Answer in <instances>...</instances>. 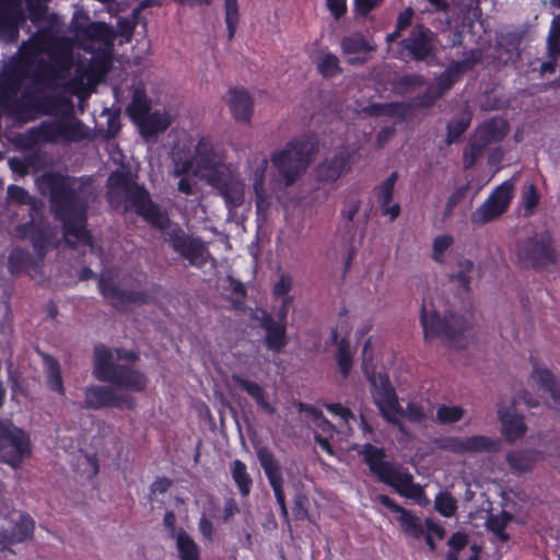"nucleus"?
Segmentation results:
<instances>
[{"instance_id":"1","label":"nucleus","mask_w":560,"mask_h":560,"mask_svg":"<svg viewBox=\"0 0 560 560\" xmlns=\"http://www.w3.org/2000/svg\"><path fill=\"white\" fill-rule=\"evenodd\" d=\"M114 27L102 21H92L79 11L72 14V48L83 50L90 58L77 63L72 77V96L83 97L94 92L105 81L113 68L115 40Z\"/></svg>"},{"instance_id":"2","label":"nucleus","mask_w":560,"mask_h":560,"mask_svg":"<svg viewBox=\"0 0 560 560\" xmlns=\"http://www.w3.org/2000/svg\"><path fill=\"white\" fill-rule=\"evenodd\" d=\"M363 463L377 480L390 487L400 497L420 502L424 498V490L413 480V476L406 469H401L390 460H386L384 447L364 443L358 451Z\"/></svg>"},{"instance_id":"3","label":"nucleus","mask_w":560,"mask_h":560,"mask_svg":"<svg viewBox=\"0 0 560 560\" xmlns=\"http://www.w3.org/2000/svg\"><path fill=\"white\" fill-rule=\"evenodd\" d=\"M93 376L102 383L135 393L144 392L148 386L144 373L130 364L115 363L112 349L102 343L94 347Z\"/></svg>"},{"instance_id":"4","label":"nucleus","mask_w":560,"mask_h":560,"mask_svg":"<svg viewBox=\"0 0 560 560\" xmlns=\"http://www.w3.org/2000/svg\"><path fill=\"white\" fill-rule=\"evenodd\" d=\"M288 147L273 154L272 164L285 186L293 185L305 173L319 150V142H287Z\"/></svg>"},{"instance_id":"5","label":"nucleus","mask_w":560,"mask_h":560,"mask_svg":"<svg viewBox=\"0 0 560 560\" xmlns=\"http://www.w3.org/2000/svg\"><path fill=\"white\" fill-rule=\"evenodd\" d=\"M520 262L530 269L540 270L557 262L553 237L548 230L536 232L517 245Z\"/></svg>"},{"instance_id":"6","label":"nucleus","mask_w":560,"mask_h":560,"mask_svg":"<svg viewBox=\"0 0 560 560\" xmlns=\"http://www.w3.org/2000/svg\"><path fill=\"white\" fill-rule=\"evenodd\" d=\"M420 323L425 340L440 338L452 342L467 329V320L464 315L447 312L441 316L436 310L429 313L424 304L421 307Z\"/></svg>"},{"instance_id":"7","label":"nucleus","mask_w":560,"mask_h":560,"mask_svg":"<svg viewBox=\"0 0 560 560\" xmlns=\"http://www.w3.org/2000/svg\"><path fill=\"white\" fill-rule=\"evenodd\" d=\"M42 185L49 189L51 213L60 222L65 243L70 245V178L47 173L42 177Z\"/></svg>"},{"instance_id":"8","label":"nucleus","mask_w":560,"mask_h":560,"mask_svg":"<svg viewBox=\"0 0 560 560\" xmlns=\"http://www.w3.org/2000/svg\"><path fill=\"white\" fill-rule=\"evenodd\" d=\"M363 373L371 384V394L374 404L382 417L389 423H398V415H402V408L398 396L386 373H376L363 364Z\"/></svg>"},{"instance_id":"9","label":"nucleus","mask_w":560,"mask_h":560,"mask_svg":"<svg viewBox=\"0 0 560 560\" xmlns=\"http://www.w3.org/2000/svg\"><path fill=\"white\" fill-rule=\"evenodd\" d=\"M31 454L28 434L9 419H0V463L18 467Z\"/></svg>"},{"instance_id":"10","label":"nucleus","mask_w":560,"mask_h":560,"mask_svg":"<svg viewBox=\"0 0 560 560\" xmlns=\"http://www.w3.org/2000/svg\"><path fill=\"white\" fill-rule=\"evenodd\" d=\"M164 242L190 266L202 268L207 264L209 250L206 243L201 237L186 233L178 223L165 232Z\"/></svg>"},{"instance_id":"11","label":"nucleus","mask_w":560,"mask_h":560,"mask_svg":"<svg viewBox=\"0 0 560 560\" xmlns=\"http://www.w3.org/2000/svg\"><path fill=\"white\" fill-rule=\"evenodd\" d=\"M358 142H345L330 158H325L314 170V177L319 183H335L351 170L359 159Z\"/></svg>"},{"instance_id":"12","label":"nucleus","mask_w":560,"mask_h":560,"mask_svg":"<svg viewBox=\"0 0 560 560\" xmlns=\"http://www.w3.org/2000/svg\"><path fill=\"white\" fill-rule=\"evenodd\" d=\"M433 32L423 24H417L409 35L398 44L397 59L427 62L434 56Z\"/></svg>"},{"instance_id":"13","label":"nucleus","mask_w":560,"mask_h":560,"mask_svg":"<svg viewBox=\"0 0 560 560\" xmlns=\"http://www.w3.org/2000/svg\"><path fill=\"white\" fill-rule=\"evenodd\" d=\"M106 198L110 205H118L124 198L133 208L147 196L148 190L138 185L129 172L116 170L107 178Z\"/></svg>"},{"instance_id":"14","label":"nucleus","mask_w":560,"mask_h":560,"mask_svg":"<svg viewBox=\"0 0 560 560\" xmlns=\"http://www.w3.org/2000/svg\"><path fill=\"white\" fill-rule=\"evenodd\" d=\"M84 405L89 409L100 410L103 408H126L133 410L136 399L131 394L117 393L107 385H92L84 390Z\"/></svg>"},{"instance_id":"15","label":"nucleus","mask_w":560,"mask_h":560,"mask_svg":"<svg viewBox=\"0 0 560 560\" xmlns=\"http://www.w3.org/2000/svg\"><path fill=\"white\" fill-rule=\"evenodd\" d=\"M512 185L506 182L498 186L471 213V223L480 226L498 219L509 208L512 200Z\"/></svg>"},{"instance_id":"16","label":"nucleus","mask_w":560,"mask_h":560,"mask_svg":"<svg viewBox=\"0 0 560 560\" xmlns=\"http://www.w3.org/2000/svg\"><path fill=\"white\" fill-rule=\"evenodd\" d=\"M34 528L35 522L30 515L14 512L10 520L0 526V552H14L11 546L32 538Z\"/></svg>"},{"instance_id":"17","label":"nucleus","mask_w":560,"mask_h":560,"mask_svg":"<svg viewBox=\"0 0 560 560\" xmlns=\"http://www.w3.org/2000/svg\"><path fill=\"white\" fill-rule=\"evenodd\" d=\"M98 290L102 296L117 311H126L129 305H143L149 296L143 291L122 290L110 278L102 276L98 280Z\"/></svg>"},{"instance_id":"18","label":"nucleus","mask_w":560,"mask_h":560,"mask_svg":"<svg viewBox=\"0 0 560 560\" xmlns=\"http://www.w3.org/2000/svg\"><path fill=\"white\" fill-rule=\"evenodd\" d=\"M25 19L22 0H0V42H16Z\"/></svg>"},{"instance_id":"19","label":"nucleus","mask_w":560,"mask_h":560,"mask_svg":"<svg viewBox=\"0 0 560 560\" xmlns=\"http://www.w3.org/2000/svg\"><path fill=\"white\" fill-rule=\"evenodd\" d=\"M376 501L390 512L399 514L397 522L406 536L415 539H420L424 536V522L422 523L421 518L410 510L402 508L387 494H377Z\"/></svg>"},{"instance_id":"20","label":"nucleus","mask_w":560,"mask_h":560,"mask_svg":"<svg viewBox=\"0 0 560 560\" xmlns=\"http://www.w3.org/2000/svg\"><path fill=\"white\" fill-rule=\"evenodd\" d=\"M254 319L265 330V346L268 350L279 353L288 345L285 323H278L266 310H259Z\"/></svg>"},{"instance_id":"21","label":"nucleus","mask_w":560,"mask_h":560,"mask_svg":"<svg viewBox=\"0 0 560 560\" xmlns=\"http://www.w3.org/2000/svg\"><path fill=\"white\" fill-rule=\"evenodd\" d=\"M256 455L273 491L278 505L287 504L281 467L273 453L267 446H259L256 448Z\"/></svg>"},{"instance_id":"22","label":"nucleus","mask_w":560,"mask_h":560,"mask_svg":"<svg viewBox=\"0 0 560 560\" xmlns=\"http://www.w3.org/2000/svg\"><path fill=\"white\" fill-rule=\"evenodd\" d=\"M210 183L219 190L229 209L238 208L244 202L243 184L234 175L215 171Z\"/></svg>"},{"instance_id":"23","label":"nucleus","mask_w":560,"mask_h":560,"mask_svg":"<svg viewBox=\"0 0 560 560\" xmlns=\"http://www.w3.org/2000/svg\"><path fill=\"white\" fill-rule=\"evenodd\" d=\"M224 101L235 121L250 122L254 114V98L245 88H230L224 96Z\"/></svg>"},{"instance_id":"24","label":"nucleus","mask_w":560,"mask_h":560,"mask_svg":"<svg viewBox=\"0 0 560 560\" xmlns=\"http://www.w3.org/2000/svg\"><path fill=\"white\" fill-rule=\"evenodd\" d=\"M397 179L398 173L392 172L386 179L373 188V194L378 202L381 214L387 217L390 222H394L401 211L399 202L393 200Z\"/></svg>"},{"instance_id":"25","label":"nucleus","mask_w":560,"mask_h":560,"mask_svg":"<svg viewBox=\"0 0 560 560\" xmlns=\"http://www.w3.org/2000/svg\"><path fill=\"white\" fill-rule=\"evenodd\" d=\"M23 154V160L13 158L10 159V165L14 172L19 167H33L35 170L46 167L51 159L48 158L46 151L43 149V144L46 142H13Z\"/></svg>"},{"instance_id":"26","label":"nucleus","mask_w":560,"mask_h":560,"mask_svg":"<svg viewBox=\"0 0 560 560\" xmlns=\"http://www.w3.org/2000/svg\"><path fill=\"white\" fill-rule=\"evenodd\" d=\"M173 120L174 116L165 108L154 109L142 117L136 126L144 140H149L150 138H155L164 133L170 128Z\"/></svg>"},{"instance_id":"27","label":"nucleus","mask_w":560,"mask_h":560,"mask_svg":"<svg viewBox=\"0 0 560 560\" xmlns=\"http://www.w3.org/2000/svg\"><path fill=\"white\" fill-rule=\"evenodd\" d=\"M530 362L533 364L530 377L542 393L549 394L552 399L551 408L560 411V381L556 378L549 369H540L537 362H534L533 357H530Z\"/></svg>"},{"instance_id":"28","label":"nucleus","mask_w":560,"mask_h":560,"mask_svg":"<svg viewBox=\"0 0 560 560\" xmlns=\"http://www.w3.org/2000/svg\"><path fill=\"white\" fill-rule=\"evenodd\" d=\"M132 209L152 226L159 229L162 232L163 238L165 232L175 224L172 223L168 215L163 213L160 207L151 200L149 192Z\"/></svg>"},{"instance_id":"29","label":"nucleus","mask_w":560,"mask_h":560,"mask_svg":"<svg viewBox=\"0 0 560 560\" xmlns=\"http://www.w3.org/2000/svg\"><path fill=\"white\" fill-rule=\"evenodd\" d=\"M72 196H74L77 214H85L96 201L97 191L92 177L77 179L72 177Z\"/></svg>"},{"instance_id":"30","label":"nucleus","mask_w":560,"mask_h":560,"mask_svg":"<svg viewBox=\"0 0 560 560\" xmlns=\"http://www.w3.org/2000/svg\"><path fill=\"white\" fill-rule=\"evenodd\" d=\"M232 381L238 388L244 390L266 415L272 416L276 413V407L269 402L268 395L260 384L238 374H233Z\"/></svg>"},{"instance_id":"31","label":"nucleus","mask_w":560,"mask_h":560,"mask_svg":"<svg viewBox=\"0 0 560 560\" xmlns=\"http://www.w3.org/2000/svg\"><path fill=\"white\" fill-rule=\"evenodd\" d=\"M88 217L85 214H77L74 196H72V250L77 244H81L90 248L91 253L102 252V248L94 243L92 233L86 229Z\"/></svg>"},{"instance_id":"32","label":"nucleus","mask_w":560,"mask_h":560,"mask_svg":"<svg viewBox=\"0 0 560 560\" xmlns=\"http://www.w3.org/2000/svg\"><path fill=\"white\" fill-rule=\"evenodd\" d=\"M498 416L501 421V433L509 442H514L523 438L527 431L523 416L510 415L502 408L498 410Z\"/></svg>"},{"instance_id":"33","label":"nucleus","mask_w":560,"mask_h":560,"mask_svg":"<svg viewBox=\"0 0 560 560\" xmlns=\"http://www.w3.org/2000/svg\"><path fill=\"white\" fill-rule=\"evenodd\" d=\"M151 107L152 102L147 95L144 88L138 86L132 92L131 101L126 108V113L136 125L142 117L151 112Z\"/></svg>"},{"instance_id":"34","label":"nucleus","mask_w":560,"mask_h":560,"mask_svg":"<svg viewBox=\"0 0 560 560\" xmlns=\"http://www.w3.org/2000/svg\"><path fill=\"white\" fill-rule=\"evenodd\" d=\"M340 47L345 55L368 54L376 50V45L361 32H352L343 36Z\"/></svg>"},{"instance_id":"35","label":"nucleus","mask_w":560,"mask_h":560,"mask_svg":"<svg viewBox=\"0 0 560 560\" xmlns=\"http://www.w3.org/2000/svg\"><path fill=\"white\" fill-rule=\"evenodd\" d=\"M510 125L502 117H491L479 127V140H504L509 133Z\"/></svg>"},{"instance_id":"36","label":"nucleus","mask_w":560,"mask_h":560,"mask_svg":"<svg viewBox=\"0 0 560 560\" xmlns=\"http://www.w3.org/2000/svg\"><path fill=\"white\" fill-rule=\"evenodd\" d=\"M231 477L242 498H247L250 494L254 480L247 471V466L241 459H234L230 467Z\"/></svg>"},{"instance_id":"37","label":"nucleus","mask_w":560,"mask_h":560,"mask_svg":"<svg viewBox=\"0 0 560 560\" xmlns=\"http://www.w3.org/2000/svg\"><path fill=\"white\" fill-rule=\"evenodd\" d=\"M335 361L337 370L343 380H347L352 371L354 363V351L348 337H342L339 342V349L336 350Z\"/></svg>"},{"instance_id":"38","label":"nucleus","mask_w":560,"mask_h":560,"mask_svg":"<svg viewBox=\"0 0 560 560\" xmlns=\"http://www.w3.org/2000/svg\"><path fill=\"white\" fill-rule=\"evenodd\" d=\"M465 454L497 453L500 441L487 435H472L464 438Z\"/></svg>"},{"instance_id":"39","label":"nucleus","mask_w":560,"mask_h":560,"mask_svg":"<svg viewBox=\"0 0 560 560\" xmlns=\"http://www.w3.org/2000/svg\"><path fill=\"white\" fill-rule=\"evenodd\" d=\"M44 371L46 375V383L50 390L60 395H65V387L62 383L61 370L58 361L51 355L43 353Z\"/></svg>"},{"instance_id":"40","label":"nucleus","mask_w":560,"mask_h":560,"mask_svg":"<svg viewBox=\"0 0 560 560\" xmlns=\"http://www.w3.org/2000/svg\"><path fill=\"white\" fill-rule=\"evenodd\" d=\"M463 78L459 70L451 62L446 69L435 77L431 83L438 93L443 97Z\"/></svg>"},{"instance_id":"41","label":"nucleus","mask_w":560,"mask_h":560,"mask_svg":"<svg viewBox=\"0 0 560 560\" xmlns=\"http://www.w3.org/2000/svg\"><path fill=\"white\" fill-rule=\"evenodd\" d=\"M365 113L373 117H405L406 107L402 103H372L365 107Z\"/></svg>"},{"instance_id":"42","label":"nucleus","mask_w":560,"mask_h":560,"mask_svg":"<svg viewBox=\"0 0 560 560\" xmlns=\"http://www.w3.org/2000/svg\"><path fill=\"white\" fill-rule=\"evenodd\" d=\"M176 548L180 560H200L199 547L183 528L176 535Z\"/></svg>"},{"instance_id":"43","label":"nucleus","mask_w":560,"mask_h":560,"mask_svg":"<svg viewBox=\"0 0 560 560\" xmlns=\"http://www.w3.org/2000/svg\"><path fill=\"white\" fill-rule=\"evenodd\" d=\"M513 520V514L503 510L499 514H491L487 520V528L493 533L502 542L510 540V535L505 532L509 523Z\"/></svg>"},{"instance_id":"44","label":"nucleus","mask_w":560,"mask_h":560,"mask_svg":"<svg viewBox=\"0 0 560 560\" xmlns=\"http://www.w3.org/2000/svg\"><path fill=\"white\" fill-rule=\"evenodd\" d=\"M23 234L31 238L35 253L43 257L46 253V246L49 241L48 232L44 229L35 226L33 222L22 226Z\"/></svg>"},{"instance_id":"45","label":"nucleus","mask_w":560,"mask_h":560,"mask_svg":"<svg viewBox=\"0 0 560 560\" xmlns=\"http://www.w3.org/2000/svg\"><path fill=\"white\" fill-rule=\"evenodd\" d=\"M506 463L517 472H527L534 468L535 456L528 451H513L506 454Z\"/></svg>"},{"instance_id":"46","label":"nucleus","mask_w":560,"mask_h":560,"mask_svg":"<svg viewBox=\"0 0 560 560\" xmlns=\"http://www.w3.org/2000/svg\"><path fill=\"white\" fill-rule=\"evenodd\" d=\"M471 117L472 115L468 109L453 116L447 122V138L445 140H457L470 126Z\"/></svg>"},{"instance_id":"47","label":"nucleus","mask_w":560,"mask_h":560,"mask_svg":"<svg viewBox=\"0 0 560 560\" xmlns=\"http://www.w3.org/2000/svg\"><path fill=\"white\" fill-rule=\"evenodd\" d=\"M317 71L325 79H331L342 72L340 61L338 57L332 52H326L324 56L318 58Z\"/></svg>"},{"instance_id":"48","label":"nucleus","mask_w":560,"mask_h":560,"mask_svg":"<svg viewBox=\"0 0 560 560\" xmlns=\"http://www.w3.org/2000/svg\"><path fill=\"white\" fill-rule=\"evenodd\" d=\"M458 270L450 276L452 281H457L460 288L468 292L470 290L471 277L470 273L474 269V262L470 259L463 258L457 261Z\"/></svg>"},{"instance_id":"49","label":"nucleus","mask_w":560,"mask_h":560,"mask_svg":"<svg viewBox=\"0 0 560 560\" xmlns=\"http://www.w3.org/2000/svg\"><path fill=\"white\" fill-rule=\"evenodd\" d=\"M224 10L228 38L232 40L240 23L237 0H224Z\"/></svg>"},{"instance_id":"50","label":"nucleus","mask_w":560,"mask_h":560,"mask_svg":"<svg viewBox=\"0 0 560 560\" xmlns=\"http://www.w3.org/2000/svg\"><path fill=\"white\" fill-rule=\"evenodd\" d=\"M548 58L560 57V15L552 19L547 36Z\"/></svg>"},{"instance_id":"51","label":"nucleus","mask_w":560,"mask_h":560,"mask_svg":"<svg viewBox=\"0 0 560 560\" xmlns=\"http://www.w3.org/2000/svg\"><path fill=\"white\" fill-rule=\"evenodd\" d=\"M434 509L444 517H452L457 510V502L447 491H441L434 499Z\"/></svg>"},{"instance_id":"52","label":"nucleus","mask_w":560,"mask_h":560,"mask_svg":"<svg viewBox=\"0 0 560 560\" xmlns=\"http://www.w3.org/2000/svg\"><path fill=\"white\" fill-rule=\"evenodd\" d=\"M465 410L460 406L442 405L436 410V421L441 424H453L463 419Z\"/></svg>"},{"instance_id":"53","label":"nucleus","mask_w":560,"mask_h":560,"mask_svg":"<svg viewBox=\"0 0 560 560\" xmlns=\"http://www.w3.org/2000/svg\"><path fill=\"white\" fill-rule=\"evenodd\" d=\"M78 470H81L82 477L93 479L100 471L98 459L96 455L80 453L77 458Z\"/></svg>"},{"instance_id":"54","label":"nucleus","mask_w":560,"mask_h":560,"mask_svg":"<svg viewBox=\"0 0 560 560\" xmlns=\"http://www.w3.org/2000/svg\"><path fill=\"white\" fill-rule=\"evenodd\" d=\"M362 201L357 196H348L343 202L341 217L346 220L348 230H352L354 225V218L359 213Z\"/></svg>"},{"instance_id":"55","label":"nucleus","mask_w":560,"mask_h":560,"mask_svg":"<svg viewBox=\"0 0 560 560\" xmlns=\"http://www.w3.org/2000/svg\"><path fill=\"white\" fill-rule=\"evenodd\" d=\"M427 84V80L419 73H407L396 80V86L402 93H410Z\"/></svg>"},{"instance_id":"56","label":"nucleus","mask_w":560,"mask_h":560,"mask_svg":"<svg viewBox=\"0 0 560 560\" xmlns=\"http://www.w3.org/2000/svg\"><path fill=\"white\" fill-rule=\"evenodd\" d=\"M267 161L264 160V165L261 167H258L255 171V178L253 184V189L255 192V201L257 209L262 208L265 203H267V194L265 189V170H266Z\"/></svg>"},{"instance_id":"57","label":"nucleus","mask_w":560,"mask_h":560,"mask_svg":"<svg viewBox=\"0 0 560 560\" xmlns=\"http://www.w3.org/2000/svg\"><path fill=\"white\" fill-rule=\"evenodd\" d=\"M482 59V51L479 48H472L466 52H464V58L462 60L452 61L454 66L459 70V72L464 75L468 71L472 70L476 65H478Z\"/></svg>"},{"instance_id":"58","label":"nucleus","mask_w":560,"mask_h":560,"mask_svg":"<svg viewBox=\"0 0 560 560\" xmlns=\"http://www.w3.org/2000/svg\"><path fill=\"white\" fill-rule=\"evenodd\" d=\"M31 260L32 257L30 253L22 248H14L12 249L8 258L9 270L12 273L20 272L28 266Z\"/></svg>"},{"instance_id":"59","label":"nucleus","mask_w":560,"mask_h":560,"mask_svg":"<svg viewBox=\"0 0 560 560\" xmlns=\"http://www.w3.org/2000/svg\"><path fill=\"white\" fill-rule=\"evenodd\" d=\"M440 98H442V96L434 86L429 83L425 84V90L421 94L413 97L412 105L417 108H430L434 106Z\"/></svg>"},{"instance_id":"60","label":"nucleus","mask_w":560,"mask_h":560,"mask_svg":"<svg viewBox=\"0 0 560 560\" xmlns=\"http://www.w3.org/2000/svg\"><path fill=\"white\" fill-rule=\"evenodd\" d=\"M454 238L450 234L439 235L433 240L432 259L438 264H444V254L453 245Z\"/></svg>"},{"instance_id":"61","label":"nucleus","mask_w":560,"mask_h":560,"mask_svg":"<svg viewBox=\"0 0 560 560\" xmlns=\"http://www.w3.org/2000/svg\"><path fill=\"white\" fill-rule=\"evenodd\" d=\"M490 142H468L464 149L463 165L465 170L471 168Z\"/></svg>"},{"instance_id":"62","label":"nucleus","mask_w":560,"mask_h":560,"mask_svg":"<svg viewBox=\"0 0 560 560\" xmlns=\"http://www.w3.org/2000/svg\"><path fill=\"white\" fill-rule=\"evenodd\" d=\"M298 410L300 412H305L310 415L314 423L322 430H325L326 428H332L331 422L324 416L323 411L316 408L315 406L305 402H299Z\"/></svg>"},{"instance_id":"63","label":"nucleus","mask_w":560,"mask_h":560,"mask_svg":"<svg viewBox=\"0 0 560 560\" xmlns=\"http://www.w3.org/2000/svg\"><path fill=\"white\" fill-rule=\"evenodd\" d=\"M435 444L442 451H446L456 455H465L464 438L445 436L438 439Z\"/></svg>"},{"instance_id":"64","label":"nucleus","mask_w":560,"mask_h":560,"mask_svg":"<svg viewBox=\"0 0 560 560\" xmlns=\"http://www.w3.org/2000/svg\"><path fill=\"white\" fill-rule=\"evenodd\" d=\"M292 514L295 521H304L308 518V498L305 494H295Z\"/></svg>"}]
</instances>
